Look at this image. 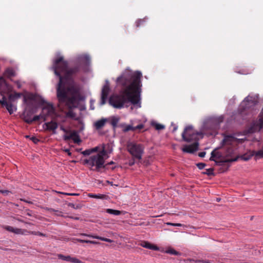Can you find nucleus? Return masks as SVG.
<instances>
[{"label":"nucleus","mask_w":263,"mask_h":263,"mask_svg":"<svg viewBox=\"0 0 263 263\" xmlns=\"http://www.w3.org/2000/svg\"><path fill=\"white\" fill-rule=\"evenodd\" d=\"M145 21V19H139L136 22V25L137 27H140L143 25Z\"/></svg>","instance_id":"obj_35"},{"label":"nucleus","mask_w":263,"mask_h":263,"mask_svg":"<svg viewBox=\"0 0 263 263\" xmlns=\"http://www.w3.org/2000/svg\"><path fill=\"white\" fill-rule=\"evenodd\" d=\"M94 237L97 239H100L101 240L104 241L106 242H112V240L107 238L100 237V236H95Z\"/></svg>","instance_id":"obj_33"},{"label":"nucleus","mask_w":263,"mask_h":263,"mask_svg":"<svg viewBox=\"0 0 263 263\" xmlns=\"http://www.w3.org/2000/svg\"><path fill=\"white\" fill-rule=\"evenodd\" d=\"M0 95L2 97V101L1 102V104L6 107L10 115L12 114L16 110V108L13 105L12 103L7 101V98L3 92H1Z\"/></svg>","instance_id":"obj_11"},{"label":"nucleus","mask_w":263,"mask_h":263,"mask_svg":"<svg viewBox=\"0 0 263 263\" xmlns=\"http://www.w3.org/2000/svg\"><path fill=\"white\" fill-rule=\"evenodd\" d=\"M255 130H260L263 127V108L261 110L259 120L254 123Z\"/></svg>","instance_id":"obj_16"},{"label":"nucleus","mask_w":263,"mask_h":263,"mask_svg":"<svg viewBox=\"0 0 263 263\" xmlns=\"http://www.w3.org/2000/svg\"><path fill=\"white\" fill-rule=\"evenodd\" d=\"M112 147L109 144H103L99 153L91 156L84 160V163L90 166L92 170H99L103 166L105 159L108 158V154L112 152Z\"/></svg>","instance_id":"obj_3"},{"label":"nucleus","mask_w":263,"mask_h":263,"mask_svg":"<svg viewBox=\"0 0 263 263\" xmlns=\"http://www.w3.org/2000/svg\"><path fill=\"white\" fill-rule=\"evenodd\" d=\"M5 229L9 232H11L12 233H14V228L11 226H5Z\"/></svg>","instance_id":"obj_38"},{"label":"nucleus","mask_w":263,"mask_h":263,"mask_svg":"<svg viewBox=\"0 0 263 263\" xmlns=\"http://www.w3.org/2000/svg\"><path fill=\"white\" fill-rule=\"evenodd\" d=\"M14 93L15 95V96L16 99L20 98L22 96H23L24 95L23 93H21V92H14Z\"/></svg>","instance_id":"obj_43"},{"label":"nucleus","mask_w":263,"mask_h":263,"mask_svg":"<svg viewBox=\"0 0 263 263\" xmlns=\"http://www.w3.org/2000/svg\"><path fill=\"white\" fill-rule=\"evenodd\" d=\"M223 117L220 116L218 117H212L209 119L205 124V126L208 127L212 125V129L216 131L219 127V124L223 122Z\"/></svg>","instance_id":"obj_9"},{"label":"nucleus","mask_w":263,"mask_h":263,"mask_svg":"<svg viewBox=\"0 0 263 263\" xmlns=\"http://www.w3.org/2000/svg\"><path fill=\"white\" fill-rule=\"evenodd\" d=\"M28 233L30 234H32V235H39V236H43V237H46L47 235L45 234H44L43 233H41L40 232H36V231H27V232Z\"/></svg>","instance_id":"obj_29"},{"label":"nucleus","mask_w":263,"mask_h":263,"mask_svg":"<svg viewBox=\"0 0 263 263\" xmlns=\"http://www.w3.org/2000/svg\"><path fill=\"white\" fill-rule=\"evenodd\" d=\"M83 73L91 72V58L87 54H83Z\"/></svg>","instance_id":"obj_13"},{"label":"nucleus","mask_w":263,"mask_h":263,"mask_svg":"<svg viewBox=\"0 0 263 263\" xmlns=\"http://www.w3.org/2000/svg\"><path fill=\"white\" fill-rule=\"evenodd\" d=\"M256 103V101L254 100L252 97L248 96L240 104V107L242 108L243 110H246L252 106H254Z\"/></svg>","instance_id":"obj_14"},{"label":"nucleus","mask_w":263,"mask_h":263,"mask_svg":"<svg viewBox=\"0 0 263 263\" xmlns=\"http://www.w3.org/2000/svg\"><path fill=\"white\" fill-rule=\"evenodd\" d=\"M127 148L133 158L141 159L144 148L143 144L134 141L128 142L127 144Z\"/></svg>","instance_id":"obj_6"},{"label":"nucleus","mask_w":263,"mask_h":263,"mask_svg":"<svg viewBox=\"0 0 263 263\" xmlns=\"http://www.w3.org/2000/svg\"><path fill=\"white\" fill-rule=\"evenodd\" d=\"M154 126L157 130H161L164 128V126L163 125L159 123H155L154 124Z\"/></svg>","instance_id":"obj_37"},{"label":"nucleus","mask_w":263,"mask_h":263,"mask_svg":"<svg viewBox=\"0 0 263 263\" xmlns=\"http://www.w3.org/2000/svg\"><path fill=\"white\" fill-rule=\"evenodd\" d=\"M144 125L142 124H139L138 125L134 127V131H135L137 129H141L143 128Z\"/></svg>","instance_id":"obj_44"},{"label":"nucleus","mask_w":263,"mask_h":263,"mask_svg":"<svg viewBox=\"0 0 263 263\" xmlns=\"http://www.w3.org/2000/svg\"><path fill=\"white\" fill-rule=\"evenodd\" d=\"M99 147L97 146L91 149H86L83 151V156L89 155L92 152H97L98 151Z\"/></svg>","instance_id":"obj_25"},{"label":"nucleus","mask_w":263,"mask_h":263,"mask_svg":"<svg viewBox=\"0 0 263 263\" xmlns=\"http://www.w3.org/2000/svg\"><path fill=\"white\" fill-rule=\"evenodd\" d=\"M177 126H175L174 127L173 132H174L175 131H176L177 130Z\"/></svg>","instance_id":"obj_57"},{"label":"nucleus","mask_w":263,"mask_h":263,"mask_svg":"<svg viewBox=\"0 0 263 263\" xmlns=\"http://www.w3.org/2000/svg\"><path fill=\"white\" fill-rule=\"evenodd\" d=\"M73 239L74 240H77V241H78V242H82V240L80 239H75V238H73Z\"/></svg>","instance_id":"obj_53"},{"label":"nucleus","mask_w":263,"mask_h":263,"mask_svg":"<svg viewBox=\"0 0 263 263\" xmlns=\"http://www.w3.org/2000/svg\"><path fill=\"white\" fill-rule=\"evenodd\" d=\"M34 112L35 109L33 107L32 105L28 104V106L26 107L23 113L21 115V118L26 123L29 124H31L32 121H31V119L32 118V116L34 114Z\"/></svg>","instance_id":"obj_7"},{"label":"nucleus","mask_w":263,"mask_h":263,"mask_svg":"<svg viewBox=\"0 0 263 263\" xmlns=\"http://www.w3.org/2000/svg\"><path fill=\"white\" fill-rule=\"evenodd\" d=\"M197 166L200 170H202L205 167V164L203 163H199L197 164Z\"/></svg>","instance_id":"obj_41"},{"label":"nucleus","mask_w":263,"mask_h":263,"mask_svg":"<svg viewBox=\"0 0 263 263\" xmlns=\"http://www.w3.org/2000/svg\"><path fill=\"white\" fill-rule=\"evenodd\" d=\"M23 103L24 104H27V106H28V104H29L30 105H32V104H30L29 103L27 102L28 100H32L33 97L32 95H30L28 97H26L25 95H23Z\"/></svg>","instance_id":"obj_28"},{"label":"nucleus","mask_w":263,"mask_h":263,"mask_svg":"<svg viewBox=\"0 0 263 263\" xmlns=\"http://www.w3.org/2000/svg\"><path fill=\"white\" fill-rule=\"evenodd\" d=\"M17 220L18 221H20V222H24V221H23V220L20 219H19V218H17Z\"/></svg>","instance_id":"obj_58"},{"label":"nucleus","mask_w":263,"mask_h":263,"mask_svg":"<svg viewBox=\"0 0 263 263\" xmlns=\"http://www.w3.org/2000/svg\"><path fill=\"white\" fill-rule=\"evenodd\" d=\"M88 196L90 197L104 199H105L107 197L106 195L103 194H88Z\"/></svg>","instance_id":"obj_22"},{"label":"nucleus","mask_w":263,"mask_h":263,"mask_svg":"<svg viewBox=\"0 0 263 263\" xmlns=\"http://www.w3.org/2000/svg\"><path fill=\"white\" fill-rule=\"evenodd\" d=\"M58 258L63 260L69 261H70L71 256L69 255L64 256L62 254H58Z\"/></svg>","instance_id":"obj_27"},{"label":"nucleus","mask_w":263,"mask_h":263,"mask_svg":"<svg viewBox=\"0 0 263 263\" xmlns=\"http://www.w3.org/2000/svg\"><path fill=\"white\" fill-rule=\"evenodd\" d=\"M45 125L47 127V129L50 130H52L54 132V130L58 127V124L55 122L51 121L49 122L46 123Z\"/></svg>","instance_id":"obj_19"},{"label":"nucleus","mask_w":263,"mask_h":263,"mask_svg":"<svg viewBox=\"0 0 263 263\" xmlns=\"http://www.w3.org/2000/svg\"><path fill=\"white\" fill-rule=\"evenodd\" d=\"M41 118H44L42 114L40 115L35 116L33 118H31V121H32V123L33 122L39 121Z\"/></svg>","instance_id":"obj_36"},{"label":"nucleus","mask_w":263,"mask_h":263,"mask_svg":"<svg viewBox=\"0 0 263 263\" xmlns=\"http://www.w3.org/2000/svg\"><path fill=\"white\" fill-rule=\"evenodd\" d=\"M119 121V118L116 117H112L111 119V122L110 124L112 126L113 128L115 129L117 127V124Z\"/></svg>","instance_id":"obj_23"},{"label":"nucleus","mask_w":263,"mask_h":263,"mask_svg":"<svg viewBox=\"0 0 263 263\" xmlns=\"http://www.w3.org/2000/svg\"><path fill=\"white\" fill-rule=\"evenodd\" d=\"M256 155L257 156H259L260 157L263 158V150L258 151L256 153Z\"/></svg>","instance_id":"obj_45"},{"label":"nucleus","mask_w":263,"mask_h":263,"mask_svg":"<svg viewBox=\"0 0 263 263\" xmlns=\"http://www.w3.org/2000/svg\"><path fill=\"white\" fill-rule=\"evenodd\" d=\"M166 224L168 226H177V227H181L183 225L181 223H174L172 222H167Z\"/></svg>","instance_id":"obj_40"},{"label":"nucleus","mask_w":263,"mask_h":263,"mask_svg":"<svg viewBox=\"0 0 263 263\" xmlns=\"http://www.w3.org/2000/svg\"><path fill=\"white\" fill-rule=\"evenodd\" d=\"M135 163L134 160L131 161L129 162V165H133Z\"/></svg>","instance_id":"obj_54"},{"label":"nucleus","mask_w":263,"mask_h":263,"mask_svg":"<svg viewBox=\"0 0 263 263\" xmlns=\"http://www.w3.org/2000/svg\"><path fill=\"white\" fill-rule=\"evenodd\" d=\"M26 214H27V215L29 216H32V214L30 213V212H27Z\"/></svg>","instance_id":"obj_56"},{"label":"nucleus","mask_w":263,"mask_h":263,"mask_svg":"<svg viewBox=\"0 0 263 263\" xmlns=\"http://www.w3.org/2000/svg\"><path fill=\"white\" fill-rule=\"evenodd\" d=\"M68 66V62L63 57H59L53 61L51 69L59 78L57 86L58 107L62 111L68 110L67 116L73 118L76 114L72 110L78 106L82 97L80 86L71 77L77 69H69Z\"/></svg>","instance_id":"obj_1"},{"label":"nucleus","mask_w":263,"mask_h":263,"mask_svg":"<svg viewBox=\"0 0 263 263\" xmlns=\"http://www.w3.org/2000/svg\"><path fill=\"white\" fill-rule=\"evenodd\" d=\"M142 73L126 70L117 79V85L122 88L119 94L112 95L109 103L116 108H121L125 104L130 102L140 107V92Z\"/></svg>","instance_id":"obj_2"},{"label":"nucleus","mask_w":263,"mask_h":263,"mask_svg":"<svg viewBox=\"0 0 263 263\" xmlns=\"http://www.w3.org/2000/svg\"><path fill=\"white\" fill-rule=\"evenodd\" d=\"M70 262H73V263H81V261L79 260L78 259L74 257H71L70 258Z\"/></svg>","instance_id":"obj_39"},{"label":"nucleus","mask_w":263,"mask_h":263,"mask_svg":"<svg viewBox=\"0 0 263 263\" xmlns=\"http://www.w3.org/2000/svg\"><path fill=\"white\" fill-rule=\"evenodd\" d=\"M110 91V84L108 80H106L105 84L103 85L101 91V97L100 105H103L105 104L108 94Z\"/></svg>","instance_id":"obj_10"},{"label":"nucleus","mask_w":263,"mask_h":263,"mask_svg":"<svg viewBox=\"0 0 263 263\" xmlns=\"http://www.w3.org/2000/svg\"><path fill=\"white\" fill-rule=\"evenodd\" d=\"M120 127L123 128V132L124 133L132 130L134 131V126L131 125H126L125 124H121L119 125Z\"/></svg>","instance_id":"obj_20"},{"label":"nucleus","mask_w":263,"mask_h":263,"mask_svg":"<svg viewBox=\"0 0 263 263\" xmlns=\"http://www.w3.org/2000/svg\"><path fill=\"white\" fill-rule=\"evenodd\" d=\"M166 253H168V254H172V255H180V253H179V252L176 251L175 250H174L173 249H170L167 250L166 251Z\"/></svg>","instance_id":"obj_30"},{"label":"nucleus","mask_w":263,"mask_h":263,"mask_svg":"<svg viewBox=\"0 0 263 263\" xmlns=\"http://www.w3.org/2000/svg\"><path fill=\"white\" fill-rule=\"evenodd\" d=\"M16 84L18 88H20L22 87V85L18 81L16 82Z\"/></svg>","instance_id":"obj_50"},{"label":"nucleus","mask_w":263,"mask_h":263,"mask_svg":"<svg viewBox=\"0 0 263 263\" xmlns=\"http://www.w3.org/2000/svg\"><path fill=\"white\" fill-rule=\"evenodd\" d=\"M8 100L9 102L12 103L13 102H14L16 99L14 93H10L8 96Z\"/></svg>","instance_id":"obj_32"},{"label":"nucleus","mask_w":263,"mask_h":263,"mask_svg":"<svg viewBox=\"0 0 263 263\" xmlns=\"http://www.w3.org/2000/svg\"><path fill=\"white\" fill-rule=\"evenodd\" d=\"M31 140L34 143H37L39 141V140L36 138L35 137H32L31 138Z\"/></svg>","instance_id":"obj_47"},{"label":"nucleus","mask_w":263,"mask_h":263,"mask_svg":"<svg viewBox=\"0 0 263 263\" xmlns=\"http://www.w3.org/2000/svg\"><path fill=\"white\" fill-rule=\"evenodd\" d=\"M218 148H215L212 152L211 157L210 158V160L215 161L218 165H221L223 163H219L221 160L217 161L215 159V158L218 159H220L221 158H222V160L223 159V156H222V154L219 152L217 151Z\"/></svg>","instance_id":"obj_15"},{"label":"nucleus","mask_w":263,"mask_h":263,"mask_svg":"<svg viewBox=\"0 0 263 263\" xmlns=\"http://www.w3.org/2000/svg\"><path fill=\"white\" fill-rule=\"evenodd\" d=\"M236 140V138L232 136L224 137L222 141L223 145L226 147L223 159L221 160L219 163H228L237 161L239 156L237 155L236 148L234 147Z\"/></svg>","instance_id":"obj_5"},{"label":"nucleus","mask_w":263,"mask_h":263,"mask_svg":"<svg viewBox=\"0 0 263 263\" xmlns=\"http://www.w3.org/2000/svg\"><path fill=\"white\" fill-rule=\"evenodd\" d=\"M62 129L66 133V134L64 136V140L65 141H68L71 140L74 143L79 144L81 143V140L77 131H66L63 128H62Z\"/></svg>","instance_id":"obj_8"},{"label":"nucleus","mask_w":263,"mask_h":263,"mask_svg":"<svg viewBox=\"0 0 263 263\" xmlns=\"http://www.w3.org/2000/svg\"><path fill=\"white\" fill-rule=\"evenodd\" d=\"M26 223H27V224H29L30 225H32L33 224L31 223H29V222H25Z\"/></svg>","instance_id":"obj_59"},{"label":"nucleus","mask_w":263,"mask_h":263,"mask_svg":"<svg viewBox=\"0 0 263 263\" xmlns=\"http://www.w3.org/2000/svg\"><path fill=\"white\" fill-rule=\"evenodd\" d=\"M83 242H86V243L90 242V243H99L98 242H95V241H87V240H85L84 239H83Z\"/></svg>","instance_id":"obj_49"},{"label":"nucleus","mask_w":263,"mask_h":263,"mask_svg":"<svg viewBox=\"0 0 263 263\" xmlns=\"http://www.w3.org/2000/svg\"><path fill=\"white\" fill-rule=\"evenodd\" d=\"M65 195H70V196H73V195H77L78 194H74V193H64Z\"/></svg>","instance_id":"obj_52"},{"label":"nucleus","mask_w":263,"mask_h":263,"mask_svg":"<svg viewBox=\"0 0 263 263\" xmlns=\"http://www.w3.org/2000/svg\"><path fill=\"white\" fill-rule=\"evenodd\" d=\"M72 240L74 241V242H76V240H73V239H72Z\"/></svg>","instance_id":"obj_61"},{"label":"nucleus","mask_w":263,"mask_h":263,"mask_svg":"<svg viewBox=\"0 0 263 263\" xmlns=\"http://www.w3.org/2000/svg\"><path fill=\"white\" fill-rule=\"evenodd\" d=\"M7 84L3 78H0V90L6 86Z\"/></svg>","instance_id":"obj_34"},{"label":"nucleus","mask_w":263,"mask_h":263,"mask_svg":"<svg viewBox=\"0 0 263 263\" xmlns=\"http://www.w3.org/2000/svg\"><path fill=\"white\" fill-rule=\"evenodd\" d=\"M107 120L106 119H102L100 120L97 121L94 123V126L96 129H100L103 126H104L105 123L106 122Z\"/></svg>","instance_id":"obj_18"},{"label":"nucleus","mask_w":263,"mask_h":263,"mask_svg":"<svg viewBox=\"0 0 263 263\" xmlns=\"http://www.w3.org/2000/svg\"><path fill=\"white\" fill-rule=\"evenodd\" d=\"M66 152H68V151H69V150H68V149H66Z\"/></svg>","instance_id":"obj_60"},{"label":"nucleus","mask_w":263,"mask_h":263,"mask_svg":"<svg viewBox=\"0 0 263 263\" xmlns=\"http://www.w3.org/2000/svg\"><path fill=\"white\" fill-rule=\"evenodd\" d=\"M114 164H115V163L113 161H111L109 163H107L106 164H104V163L103 164V166L100 167V169L101 168H106V169H109V168H110L111 170H114L116 167V166H112V167H110V165H113Z\"/></svg>","instance_id":"obj_26"},{"label":"nucleus","mask_w":263,"mask_h":263,"mask_svg":"<svg viewBox=\"0 0 263 263\" xmlns=\"http://www.w3.org/2000/svg\"><path fill=\"white\" fill-rule=\"evenodd\" d=\"M203 263H211L209 260H203Z\"/></svg>","instance_id":"obj_55"},{"label":"nucleus","mask_w":263,"mask_h":263,"mask_svg":"<svg viewBox=\"0 0 263 263\" xmlns=\"http://www.w3.org/2000/svg\"><path fill=\"white\" fill-rule=\"evenodd\" d=\"M47 210L48 211H50V212H57V214L58 215H60V214H61V212H60V211H58V210H54V209H51V208H48V209H47Z\"/></svg>","instance_id":"obj_46"},{"label":"nucleus","mask_w":263,"mask_h":263,"mask_svg":"<svg viewBox=\"0 0 263 263\" xmlns=\"http://www.w3.org/2000/svg\"><path fill=\"white\" fill-rule=\"evenodd\" d=\"M27 232V230H23L21 229H18L16 228L14 229V233L15 234H24L25 233Z\"/></svg>","instance_id":"obj_31"},{"label":"nucleus","mask_w":263,"mask_h":263,"mask_svg":"<svg viewBox=\"0 0 263 263\" xmlns=\"http://www.w3.org/2000/svg\"><path fill=\"white\" fill-rule=\"evenodd\" d=\"M241 159H243V160H246H246H249V159H250V158H249V157H245V156H242L241 157Z\"/></svg>","instance_id":"obj_51"},{"label":"nucleus","mask_w":263,"mask_h":263,"mask_svg":"<svg viewBox=\"0 0 263 263\" xmlns=\"http://www.w3.org/2000/svg\"><path fill=\"white\" fill-rule=\"evenodd\" d=\"M10 193V191L8 190H0V193L3 194L4 195H8Z\"/></svg>","instance_id":"obj_42"},{"label":"nucleus","mask_w":263,"mask_h":263,"mask_svg":"<svg viewBox=\"0 0 263 263\" xmlns=\"http://www.w3.org/2000/svg\"><path fill=\"white\" fill-rule=\"evenodd\" d=\"M5 74L7 78H10L15 76L16 74L15 71L12 68H8L6 70Z\"/></svg>","instance_id":"obj_21"},{"label":"nucleus","mask_w":263,"mask_h":263,"mask_svg":"<svg viewBox=\"0 0 263 263\" xmlns=\"http://www.w3.org/2000/svg\"><path fill=\"white\" fill-rule=\"evenodd\" d=\"M106 211L108 214L115 215H119L121 214V211L111 209H107Z\"/></svg>","instance_id":"obj_24"},{"label":"nucleus","mask_w":263,"mask_h":263,"mask_svg":"<svg viewBox=\"0 0 263 263\" xmlns=\"http://www.w3.org/2000/svg\"><path fill=\"white\" fill-rule=\"evenodd\" d=\"M202 134L195 132L192 125L186 126L182 134L183 141L187 142L194 141V143L190 145H185L182 149V151L187 153H193L198 149L199 140L198 136Z\"/></svg>","instance_id":"obj_4"},{"label":"nucleus","mask_w":263,"mask_h":263,"mask_svg":"<svg viewBox=\"0 0 263 263\" xmlns=\"http://www.w3.org/2000/svg\"><path fill=\"white\" fill-rule=\"evenodd\" d=\"M139 245L143 248L151 249L152 250L157 251L159 250V248L157 246L152 245L151 243H149V242L146 241H141L139 243Z\"/></svg>","instance_id":"obj_17"},{"label":"nucleus","mask_w":263,"mask_h":263,"mask_svg":"<svg viewBox=\"0 0 263 263\" xmlns=\"http://www.w3.org/2000/svg\"><path fill=\"white\" fill-rule=\"evenodd\" d=\"M54 114V108L51 104L47 103L43 107L42 115L44 117V120L47 117L52 116Z\"/></svg>","instance_id":"obj_12"},{"label":"nucleus","mask_w":263,"mask_h":263,"mask_svg":"<svg viewBox=\"0 0 263 263\" xmlns=\"http://www.w3.org/2000/svg\"><path fill=\"white\" fill-rule=\"evenodd\" d=\"M206 154V153L205 152H200L198 154V156L200 157H204Z\"/></svg>","instance_id":"obj_48"}]
</instances>
